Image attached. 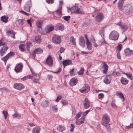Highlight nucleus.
Masks as SVG:
<instances>
[{
  "label": "nucleus",
  "mask_w": 133,
  "mask_h": 133,
  "mask_svg": "<svg viewBox=\"0 0 133 133\" xmlns=\"http://www.w3.org/2000/svg\"><path fill=\"white\" fill-rule=\"evenodd\" d=\"M122 10L125 15H130L133 12V8L130 4H127L124 5Z\"/></svg>",
  "instance_id": "1"
},
{
  "label": "nucleus",
  "mask_w": 133,
  "mask_h": 133,
  "mask_svg": "<svg viewBox=\"0 0 133 133\" xmlns=\"http://www.w3.org/2000/svg\"><path fill=\"white\" fill-rule=\"evenodd\" d=\"M72 12L75 14H83L85 13L84 11L82 9L78 7V5L75 3L72 7Z\"/></svg>",
  "instance_id": "2"
},
{
  "label": "nucleus",
  "mask_w": 133,
  "mask_h": 133,
  "mask_svg": "<svg viewBox=\"0 0 133 133\" xmlns=\"http://www.w3.org/2000/svg\"><path fill=\"white\" fill-rule=\"evenodd\" d=\"M119 36V34L115 31H113L111 32L109 35V38L110 39L117 40L118 39Z\"/></svg>",
  "instance_id": "3"
},
{
  "label": "nucleus",
  "mask_w": 133,
  "mask_h": 133,
  "mask_svg": "<svg viewBox=\"0 0 133 133\" xmlns=\"http://www.w3.org/2000/svg\"><path fill=\"white\" fill-rule=\"evenodd\" d=\"M23 67V64L21 63L17 64L15 68V71L16 73L20 72L22 71Z\"/></svg>",
  "instance_id": "4"
},
{
  "label": "nucleus",
  "mask_w": 133,
  "mask_h": 133,
  "mask_svg": "<svg viewBox=\"0 0 133 133\" xmlns=\"http://www.w3.org/2000/svg\"><path fill=\"white\" fill-rule=\"evenodd\" d=\"M52 40L55 44H59L61 42L60 37L56 35H54L53 36Z\"/></svg>",
  "instance_id": "5"
},
{
  "label": "nucleus",
  "mask_w": 133,
  "mask_h": 133,
  "mask_svg": "<svg viewBox=\"0 0 133 133\" xmlns=\"http://www.w3.org/2000/svg\"><path fill=\"white\" fill-rule=\"evenodd\" d=\"M102 124L103 125L104 124H107L110 121L109 116L107 114H105L102 117Z\"/></svg>",
  "instance_id": "6"
},
{
  "label": "nucleus",
  "mask_w": 133,
  "mask_h": 133,
  "mask_svg": "<svg viewBox=\"0 0 133 133\" xmlns=\"http://www.w3.org/2000/svg\"><path fill=\"white\" fill-rule=\"evenodd\" d=\"M104 18V16L103 13L99 12L97 14L96 20L98 22H99L102 21Z\"/></svg>",
  "instance_id": "7"
},
{
  "label": "nucleus",
  "mask_w": 133,
  "mask_h": 133,
  "mask_svg": "<svg viewBox=\"0 0 133 133\" xmlns=\"http://www.w3.org/2000/svg\"><path fill=\"white\" fill-rule=\"evenodd\" d=\"M31 2V0L28 1L23 7L24 10L28 12H30V11Z\"/></svg>",
  "instance_id": "8"
},
{
  "label": "nucleus",
  "mask_w": 133,
  "mask_h": 133,
  "mask_svg": "<svg viewBox=\"0 0 133 133\" xmlns=\"http://www.w3.org/2000/svg\"><path fill=\"white\" fill-rule=\"evenodd\" d=\"M14 87L16 89L20 90L23 89L24 86L21 83H16L14 84Z\"/></svg>",
  "instance_id": "9"
},
{
  "label": "nucleus",
  "mask_w": 133,
  "mask_h": 133,
  "mask_svg": "<svg viewBox=\"0 0 133 133\" xmlns=\"http://www.w3.org/2000/svg\"><path fill=\"white\" fill-rule=\"evenodd\" d=\"M54 27L52 24L48 25L45 28V31L49 33L53 30Z\"/></svg>",
  "instance_id": "10"
},
{
  "label": "nucleus",
  "mask_w": 133,
  "mask_h": 133,
  "mask_svg": "<svg viewBox=\"0 0 133 133\" xmlns=\"http://www.w3.org/2000/svg\"><path fill=\"white\" fill-rule=\"evenodd\" d=\"M45 63L49 66L52 65L53 62L51 56L49 55L47 58Z\"/></svg>",
  "instance_id": "11"
},
{
  "label": "nucleus",
  "mask_w": 133,
  "mask_h": 133,
  "mask_svg": "<svg viewBox=\"0 0 133 133\" xmlns=\"http://www.w3.org/2000/svg\"><path fill=\"white\" fill-rule=\"evenodd\" d=\"M85 120L84 117L82 116L81 118L79 119H76L75 123L77 125H79L84 123Z\"/></svg>",
  "instance_id": "12"
},
{
  "label": "nucleus",
  "mask_w": 133,
  "mask_h": 133,
  "mask_svg": "<svg viewBox=\"0 0 133 133\" xmlns=\"http://www.w3.org/2000/svg\"><path fill=\"white\" fill-rule=\"evenodd\" d=\"M102 64H103L102 68L103 69H104V70H103V73L106 74L107 72L109 66L104 62H102Z\"/></svg>",
  "instance_id": "13"
},
{
  "label": "nucleus",
  "mask_w": 133,
  "mask_h": 133,
  "mask_svg": "<svg viewBox=\"0 0 133 133\" xmlns=\"http://www.w3.org/2000/svg\"><path fill=\"white\" fill-rule=\"evenodd\" d=\"M111 77L110 75H107L103 80L104 82L106 84H109L111 82Z\"/></svg>",
  "instance_id": "14"
},
{
  "label": "nucleus",
  "mask_w": 133,
  "mask_h": 133,
  "mask_svg": "<svg viewBox=\"0 0 133 133\" xmlns=\"http://www.w3.org/2000/svg\"><path fill=\"white\" fill-rule=\"evenodd\" d=\"M83 106L84 108L87 109L90 106V104L88 102V99L86 98H85L84 100L83 101Z\"/></svg>",
  "instance_id": "15"
},
{
  "label": "nucleus",
  "mask_w": 133,
  "mask_h": 133,
  "mask_svg": "<svg viewBox=\"0 0 133 133\" xmlns=\"http://www.w3.org/2000/svg\"><path fill=\"white\" fill-rule=\"evenodd\" d=\"M55 28L56 30H59L62 31L64 29L63 25L60 23L57 24L55 25Z\"/></svg>",
  "instance_id": "16"
},
{
  "label": "nucleus",
  "mask_w": 133,
  "mask_h": 133,
  "mask_svg": "<svg viewBox=\"0 0 133 133\" xmlns=\"http://www.w3.org/2000/svg\"><path fill=\"white\" fill-rule=\"evenodd\" d=\"M79 44L81 46L84 47L85 45V42L84 38L83 37H81L79 38Z\"/></svg>",
  "instance_id": "17"
},
{
  "label": "nucleus",
  "mask_w": 133,
  "mask_h": 133,
  "mask_svg": "<svg viewBox=\"0 0 133 133\" xmlns=\"http://www.w3.org/2000/svg\"><path fill=\"white\" fill-rule=\"evenodd\" d=\"M8 48L6 45H4L1 49V55L3 56L6 52Z\"/></svg>",
  "instance_id": "18"
},
{
  "label": "nucleus",
  "mask_w": 133,
  "mask_h": 133,
  "mask_svg": "<svg viewBox=\"0 0 133 133\" xmlns=\"http://www.w3.org/2000/svg\"><path fill=\"white\" fill-rule=\"evenodd\" d=\"M125 54L126 56H129L133 55V51L128 48L124 50Z\"/></svg>",
  "instance_id": "19"
},
{
  "label": "nucleus",
  "mask_w": 133,
  "mask_h": 133,
  "mask_svg": "<svg viewBox=\"0 0 133 133\" xmlns=\"http://www.w3.org/2000/svg\"><path fill=\"white\" fill-rule=\"evenodd\" d=\"M125 0H119L117 6L118 8L120 10L122 11L123 8L122 7L123 6L124 2Z\"/></svg>",
  "instance_id": "20"
},
{
  "label": "nucleus",
  "mask_w": 133,
  "mask_h": 133,
  "mask_svg": "<svg viewBox=\"0 0 133 133\" xmlns=\"http://www.w3.org/2000/svg\"><path fill=\"white\" fill-rule=\"evenodd\" d=\"M63 64L64 67L67 65L72 64V62L70 60L66 59L63 62Z\"/></svg>",
  "instance_id": "21"
},
{
  "label": "nucleus",
  "mask_w": 133,
  "mask_h": 133,
  "mask_svg": "<svg viewBox=\"0 0 133 133\" xmlns=\"http://www.w3.org/2000/svg\"><path fill=\"white\" fill-rule=\"evenodd\" d=\"M116 95L119 96V98L122 100V102L124 101L125 98L124 96L122 93L120 91H117L116 92Z\"/></svg>",
  "instance_id": "22"
},
{
  "label": "nucleus",
  "mask_w": 133,
  "mask_h": 133,
  "mask_svg": "<svg viewBox=\"0 0 133 133\" xmlns=\"http://www.w3.org/2000/svg\"><path fill=\"white\" fill-rule=\"evenodd\" d=\"M62 6L61 5H59L58 8L56 11V14L58 15H60L62 14Z\"/></svg>",
  "instance_id": "23"
},
{
  "label": "nucleus",
  "mask_w": 133,
  "mask_h": 133,
  "mask_svg": "<svg viewBox=\"0 0 133 133\" xmlns=\"http://www.w3.org/2000/svg\"><path fill=\"white\" fill-rule=\"evenodd\" d=\"M120 81L121 83L123 85H126L129 82V81L127 79L123 77H122L121 78Z\"/></svg>",
  "instance_id": "24"
},
{
  "label": "nucleus",
  "mask_w": 133,
  "mask_h": 133,
  "mask_svg": "<svg viewBox=\"0 0 133 133\" xmlns=\"http://www.w3.org/2000/svg\"><path fill=\"white\" fill-rule=\"evenodd\" d=\"M8 17L5 15L2 16L1 17V20L3 22L6 23L8 21Z\"/></svg>",
  "instance_id": "25"
},
{
  "label": "nucleus",
  "mask_w": 133,
  "mask_h": 133,
  "mask_svg": "<svg viewBox=\"0 0 133 133\" xmlns=\"http://www.w3.org/2000/svg\"><path fill=\"white\" fill-rule=\"evenodd\" d=\"M43 50L40 48H37L35 49L33 52L36 53L37 54H40L43 53Z\"/></svg>",
  "instance_id": "26"
},
{
  "label": "nucleus",
  "mask_w": 133,
  "mask_h": 133,
  "mask_svg": "<svg viewBox=\"0 0 133 133\" xmlns=\"http://www.w3.org/2000/svg\"><path fill=\"white\" fill-rule=\"evenodd\" d=\"M41 130V128L38 126L32 129V133H39Z\"/></svg>",
  "instance_id": "27"
},
{
  "label": "nucleus",
  "mask_w": 133,
  "mask_h": 133,
  "mask_svg": "<svg viewBox=\"0 0 133 133\" xmlns=\"http://www.w3.org/2000/svg\"><path fill=\"white\" fill-rule=\"evenodd\" d=\"M77 80L76 78H72L70 80V85L73 86L76 84L77 83Z\"/></svg>",
  "instance_id": "28"
},
{
  "label": "nucleus",
  "mask_w": 133,
  "mask_h": 133,
  "mask_svg": "<svg viewBox=\"0 0 133 133\" xmlns=\"http://www.w3.org/2000/svg\"><path fill=\"white\" fill-rule=\"evenodd\" d=\"M49 102L47 100L43 101L41 103L42 106L44 107H46L48 106Z\"/></svg>",
  "instance_id": "29"
},
{
  "label": "nucleus",
  "mask_w": 133,
  "mask_h": 133,
  "mask_svg": "<svg viewBox=\"0 0 133 133\" xmlns=\"http://www.w3.org/2000/svg\"><path fill=\"white\" fill-rule=\"evenodd\" d=\"M43 23V21L42 20L37 21L36 23L37 26L39 28H41Z\"/></svg>",
  "instance_id": "30"
},
{
  "label": "nucleus",
  "mask_w": 133,
  "mask_h": 133,
  "mask_svg": "<svg viewBox=\"0 0 133 133\" xmlns=\"http://www.w3.org/2000/svg\"><path fill=\"white\" fill-rule=\"evenodd\" d=\"M7 33L11 35L12 34L13 36H12V37L14 38H15V34L16 33L14 32L13 30H9L7 31Z\"/></svg>",
  "instance_id": "31"
},
{
  "label": "nucleus",
  "mask_w": 133,
  "mask_h": 133,
  "mask_svg": "<svg viewBox=\"0 0 133 133\" xmlns=\"http://www.w3.org/2000/svg\"><path fill=\"white\" fill-rule=\"evenodd\" d=\"M57 130L61 132H63L64 130L65 129V128L64 126H62L61 125H60L57 127Z\"/></svg>",
  "instance_id": "32"
},
{
  "label": "nucleus",
  "mask_w": 133,
  "mask_h": 133,
  "mask_svg": "<svg viewBox=\"0 0 133 133\" xmlns=\"http://www.w3.org/2000/svg\"><path fill=\"white\" fill-rule=\"evenodd\" d=\"M70 41L71 43L73 45H76V42H75V39L73 36H71L70 38Z\"/></svg>",
  "instance_id": "33"
},
{
  "label": "nucleus",
  "mask_w": 133,
  "mask_h": 133,
  "mask_svg": "<svg viewBox=\"0 0 133 133\" xmlns=\"http://www.w3.org/2000/svg\"><path fill=\"white\" fill-rule=\"evenodd\" d=\"M36 41L37 43H40L41 42V37L40 35H37L35 37Z\"/></svg>",
  "instance_id": "34"
},
{
  "label": "nucleus",
  "mask_w": 133,
  "mask_h": 133,
  "mask_svg": "<svg viewBox=\"0 0 133 133\" xmlns=\"http://www.w3.org/2000/svg\"><path fill=\"white\" fill-rule=\"evenodd\" d=\"M26 48L28 51H30V47L32 46V43L30 42H28L26 43Z\"/></svg>",
  "instance_id": "35"
},
{
  "label": "nucleus",
  "mask_w": 133,
  "mask_h": 133,
  "mask_svg": "<svg viewBox=\"0 0 133 133\" xmlns=\"http://www.w3.org/2000/svg\"><path fill=\"white\" fill-rule=\"evenodd\" d=\"M104 28L103 27L102 28V29L100 30L99 31V34L100 35L102 38H104Z\"/></svg>",
  "instance_id": "36"
},
{
  "label": "nucleus",
  "mask_w": 133,
  "mask_h": 133,
  "mask_svg": "<svg viewBox=\"0 0 133 133\" xmlns=\"http://www.w3.org/2000/svg\"><path fill=\"white\" fill-rule=\"evenodd\" d=\"M51 109L54 112H57L58 110V108L57 107V105L52 106Z\"/></svg>",
  "instance_id": "37"
},
{
  "label": "nucleus",
  "mask_w": 133,
  "mask_h": 133,
  "mask_svg": "<svg viewBox=\"0 0 133 133\" xmlns=\"http://www.w3.org/2000/svg\"><path fill=\"white\" fill-rule=\"evenodd\" d=\"M121 27V29L123 30V32H124L125 31H127L128 29L127 25L125 24H123Z\"/></svg>",
  "instance_id": "38"
},
{
  "label": "nucleus",
  "mask_w": 133,
  "mask_h": 133,
  "mask_svg": "<svg viewBox=\"0 0 133 133\" xmlns=\"http://www.w3.org/2000/svg\"><path fill=\"white\" fill-rule=\"evenodd\" d=\"M83 88H84V89L86 90V92H88L90 90V88L89 85L87 84H85L84 85Z\"/></svg>",
  "instance_id": "39"
},
{
  "label": "nucleus",
  "mask_w": 133,
  "mask_h": 133,
  "mask_svg": "<svg viewBox=\"0 0 133 133\" xmlns=\"http://www.w3.org/2000/svg\"><path fill=\"white\" fill-rule=\"evenodd\" d=\"M61 102V103L63 104V105H68V102L67 101L62 99Z\"/></svg>",
  "instance_id": "40"
},
{
  "label": "nucleus",
  "mask_w": 133,
  "mask_h": 133,
  "mask_svg": "<svg viewBox=\"0 0 133 133\" xmlns=\"http://www.w3.org/2000/svg\"><path fill=\"white\" fill-rule=\"evenodd\" d=\"M19 49L21 51L23 52H24L25 50L24 46L23 44H20L19 45Z\"/></svg>",
  "instance_id": "41"
},
{
  "label": "nucleus",
  "mask_w": 133,
  "mask_h": 133,
  "mask_svg": "<svg viewBox=\"0 0 133 133\" xmlns=\"http://www.w3.org/2000/svg\"><path fill=\"white\" fill-rule=\"evenodd\" d=\"M2 113L4 115V118L6 119L7 117L8 112L6 110H4L2 111Z\"/></svg>",
  "instance_id": "42"
},
{
  "label": "nucleus",
  "mask_w": 133,
  "mask_h": 133,
  "mask_svg": "<svg viewBox=\"0 0 133 133\" xmlns=\"http://www.w3.org/2000/svg\"><path fill=\"white\" fill-rule=\"evenodd\" d=\"M12 116L13 118H15L17 117L18 119H20L21 117V116L20 115L16 113L13 115Z\"/></svg>",
  "instance_id": "43"
},
{
  "label": "nucleus",
  "mask_w": 133,
  "mask_h": 133,
  "mask_svg": "<svg viewBox=\"0 0 133 133\" xmlns=\"http://www.w3.org/2000/svg\"><path fill=\"white\" fill-rule=\"evenodd\" d=\"M103 125L106 127L107 130L109 131H111V129L110 126V124H104Z\"/></svg>",
  "instance_id": "44"
},
{
  "label": "nucleus",
  "mask_w": 133,
  "mask_h": 133,
  "mask_svg": "<svg viewBox=\"0 0 133 133\" xmlns=\"http://www.w3.org/2000/svg\"><path fill=\"white\" fill-rule=\"evenodd\" d=\"M71 110L72 111V113L74 115L76 114V110L75 107L73 106H72L71 108Z\"/></svg>",
  "instance_id": "45"
},
{
  "label": "nucleus",
  "mask_w": 133,
  "mask_h": 133,
  "mask_svg": "<svg viewBox=\"0 0 133 133\" xmlns=\"http://www.w3.org/2000/svg\"><path fill=\"white\" fill-rule=\"evenodd\" d=\"M115 99H113L111 103V106L113 107L114 108L116 107V105L115 104Z\"/></svg>",
  "instance_id": "46"
},
{
  "label": "nucleus",
  "mask_w": 133,
  "mask_h": 133,
  "mask_svg": "<svg viewBox=\"0 0 133 133\" xmlns=\"http://www.w3.org/2000/svg\"><path fill=\"white\" fill-rule=\"evenodd\" d=\"M18 22V23L21 25H23L24 23V20L22 19H19L17 21Z\"/></svg>",
  "instance_id": "47"
},
{
  "label": "nucleus",
  "mask_w": 133,
  "mask_h": 133,
  "mask_svg": "<svg viewBox=\"0 0 133 133\" xmlns=\"http://www.w3.org/2000/svg\"><path fill=\"white\" fill-rule=\"evenodd\" d=\"M84 69L83 68H81V70L77 72V73L79 75H81L83 74Z\"/></svg>",
  "instance_id": "48"
},
{
  "label": "nucleus",
  "mask_w": 133,
  "mask_h": 133,
  "mask_svg": "<svg viewBox=\"0 0 133 133\" xmlns=\"http://www.w3.org/2000/svg\"><path fill=\"white\" fill-rule=\"evenodd\" d=\"M70 16H64L62 17V18L64 20L68 21L70 18Z\"/></svg>",
  "instance_id": "49"
},
{
  "label": "nucleus",
  "mask_w": 133,
  "mask_h": 133,
  "mask_svg": "<svg viewBox=\"0 0 133 133\" xmlns=\"http://www.w3.org/2000/svg\"><path fill=\"white\" fill-rule=\"evenodd\" d=\"M122 48V45L121 44H119L117 47V50H116V52H120V51H121Z\"/></svg>",
  "instance_id": "50"
},
{
  "label": "nucleus",
  "mask_w": 133,
  "mask_h": 133,
  "mask_svg": "<svg viewBox=\"0 0 133 133\" xmlns=\"http://www.w3.org/2000/svg\"><path fill=\"white\" fill-rule=\"evenodd\" d=\"M9 57V58L10 57H13L15 55V54L12 51H10L9 53L7 55Z\"/></svg>",
  "instance_id": "51"
},
{
  "label": "nucleus",
  "mask_w": 133,
  "mask_h": 133,
  "mask_svg": "<svg viewBox=\"0 0 133 133\" xmlns=\"http://www.w3.org/2000/svg\"><path fill=\"white\" fill-rule=\"evenodd\" d=\"M9 58V57L7 55H6L3 58H2L1 59L3 60L5 62H6V61L8 60Z\"/></svg>",
  "instance_id": "52"
},
{
  "label": "nucleus",
  "mask_w": 133,
  "mask_h": 133,
  "mask_svg": "<svg viewBox=\"0 0 133 133\" xmlns=\"http://www.w3.org/2000/svg\"><path fill=\"white\" fill-rule=\"evenodd\" d=\"M133 127V123H131L130 125L126 126L125 127V128L126 129H130L132 128Z\"/></svg>",
  "instance_id": "53"
},
{
  "label": "nucleus",
  "mask_w": 133,
  "mask_h": 133,
  "mask_svg": "<svg viewBox=\"0 0 133 133\" xmlns=\"http://www.w3.org/2000/svg\"><path fill=\"white\" fill-rule=\"evenodd\" d=\"M62 98V96L61 95H58L57 98L55 100V101L56 102H58V101L61 99Z\"/></svg>",
  "instance_id": "54"
},
{
  "label": "nucleus",
  "mask_w": 133,
  "mask_h": 133,
  "mask_svg": "<svg viewBox=\"0 0 133 133\" xmlns=\"http://www.w3.org/2000/svg\"><path fill=\"white\" fill-rule=\"evenodd\" d=\"M82 115V112L81 111H80L76 115L75 118L78 119Z\"/></svg>",
  "instance_id": "55"
},
{
  "label": "nucleus",
  "mask_w": 133,
  "mask_h": 133,
  "mask_svg": "<svg viewBox=\"0 0 133 133\" xmlns=\"http://www.w3.org/2000/svg\"><path fill=\"white\" fill-rule=\"evenodd\" d=\"M4 41V39L3 38H2L1 39V46L4 45L6 44V43L5 42H3Z\"/></svg>",
  "instance_id": "56"
},
{
  "label": "nucleus",
  "mask_w": 133,
  "mask_h": 133,
  "mask_svg": "<svg viewBox=\"0 0 133 133\" xmlns=\"http://www.w3.org/2000/svg\"><path fill=\"white\" fill-rule=\"evenodd\" d=\"M127 77L131 80H133V76L131 74H129L127 76Z\"/></svg>",
  "instance_id": "57"
},
{
  "label": "nucleus",
  "mask_w": 133,
  "mask_h": 133,
  "mask_svg": "<svg viewBox=\"0 0 133 133\" xmlns=\"http://www.w3.org/2000/svg\"><path fill=\"white\" fill-rule=\"evenodd\" d=\"M98 98L100 99V98H103L104 97V95L103 93H100L98 95Z\"/></svg>",
  "instance_id": "58"
},
{
  "label": "nucleus",
  "mask_w": 133,
  "mask_h": 133,
  "mask_svg": "<svg viewBox=\"0 0 133 133\" xmlns=\"http://www.w3.org/2000/svg\"><path fill=\"white\" fill-rule=\"evenodd\" d=\"M87 48L88 49L90 50L92 48V45L91 44L87 45Z\"/></svg>",
  "instance_id": "59"
},
{
  "label": "nucleus",
  "mask_w": 133,
  "mask_h": 133,
  "mask_svg": "<svg viewBox=\"0 0 133 133\" xmlns=\"http://www.w3.org/2000/svg\"><path fill=\"white\" fill-rule=\"evenodd\" d=\"M19 12H20L22 13L23 14H24L26 15H27V16H28L29 15V14L26 12H25L24 11L21 10V11H19Z\"/></svg>",
  "instance_id": "60"
},
{
  "label": "nucleus",
  "mask_w": 133,
  "mask_h": 133,
  "mask_svg": "<svg viewBox=\"0 0 133 133\" xmlns=\"http://www.w3.org/2000/svg\"><path fill=\"white\" fill-rule=\"evenodd\" d=\"M71 128L70 129V131L71 132H73L74 131V125L73 124H71Z\"/></svg>",
  "instance_id": "61"
},
{
  "label": "nucleus",
  "mask_w": 133,
  "mask_h": 133,
  "mask_svg": "<svg viewBox=\"0 0 133 133\" xmlns=\"http://www.w3.org/2000/svg\"><path fill=\"white\" fill-rule=\"evenodd\" d=\"M74 69H72L69 72L70 75H75V74H74Z\"/></svg>",
  "instance_id": "62"
},
{
  "label": "nucleus",
  "mask_w": 133,
  "mask_h": 133,
  "mask_svg": "<svg viewBox=\"0 0 133 133\" xmlns=\"http://www.w3.org/2000/svg\"><path fill=\"white\" fill-rule=\"evenodd\" d=\"M117 56L118 58L120 59L121 58V56L120 55V52H117Z\"/></svg>",
  "instance_id": "63"
},
{
  "label": "nucleus",
  "mask_w": 133,
  "mask_h": 133,
  "mask_svg": "<svg viewBox=\"0 0 133 133\" xmlns=\"http://www.w3.org/2000/svg\"><path fill=\"white\" fill-rule=\"evenodd\" d=\"M54 0H46V1L47 2V3L49 4L50 3H53L54 2Z\"/></svg>",
  "instance_id": "64"
}]
</instances>
